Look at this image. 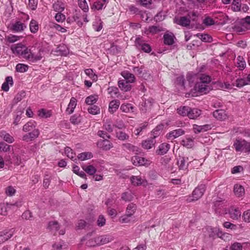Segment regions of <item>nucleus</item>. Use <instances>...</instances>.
Instances as JSON below:
<instances>
[{
  "label": "nucleus",
  "mask_w": 250,
  "mask_h": 250,
  "mask_svg": "<svg viewBox=\"0 0 250 250\" xmlns=\"http://www.w3.org/2000/svg\"><path fill=\"white\" fill-rule=\"evenodd\" d=\"M11 49L14 54L21 56L24 59L29 50V49L22 43L12 45Z\"/></svg>",
  "instance_id": "obj_1"
},
{
  "label": "nucleus",
  "mask_w": 250,
  "mask_h": 250,
  "mask_svg": "<svg viewBox=\"0 0 250 250\" xmlns=\"http://www.w3.org/2000/svg\"><path fill=\"white\" fill-rule=\"evenodd\" d=\"M206 190V186L204 184L199 185L192 192V197H188L187 201L189 202L196 201L200 198Z\"/></svg>",
  "instance_id": "obj_2"
},
{
  "label": "nucleus",
  "mask_w": 250,
  "mask_h": 250,
  "mask_svg": "<svg viewBox=\"0 0 250 250\" xmlns=\"http://www.w3.org/2000/svg\"><path fill=\"white\" fill-rule=\"evenodd\" d=\"M28 53L26 55L25 59L30 62H36L40 61L42 58V53H43V50L41 49H40L39 52L36 55L32 53L31 52L30 49H29Z\"/></svg>",
  "instance_id": "obj_3"
},
{
  "label": "nucleus",
  "mask_w": 250,
  "mask_h": 250,
  "mask_svg": "<svg viewBox=\"0 0 250 250\" xmlns=\"http://www.w3.org/2000/svg\"><path fill=\"white\" fill-rule=\"evenodd\" d=\"M40 131L38 129H34L31 131L24 134L22 137V140L26 142L34 140L39 137Z\"/></svg>",
  "instance_id": "obj_4"
},
{
  "label": "nucleus",
  "mask_w": 250,
  "mask_h": 250,
  "mask_svg": "<svg viewBox=\"0 0 250 250\" xmlns=\"http://www.w3.org/2000/svg\"><path fill=\"white\" fill-rule=\"evenodd\" d=\"M195 89L200 94H206L210 90V86L203 82H197L195 85Z\"/></svg>",
  "instance_id": "obj_5"
},
{
  "label": "nucleus",
  "mask_w": 250,
  "mask_h": 250,
  "mask_svg": "<svg viewBox=\"0 0 250 250\" xmlns=\"http://www.w3.org/2000/svg\"><path fill=\"white\" fill-rule=\"evenodd\" d=\"M26 28L25 24L20 21H16L12 23L10 27V29L14 33H21Z\"/></svg>",
  "instance_id": "obj_6"
},
{
  "label": "nucleus",
  "mask_w": 250,
  "mask_h": 250,
  "mask_svg": "<svg viewBox=\"0 0 250 250\" xmlns=\"http://www.w3.org/2000/svg\"><path fill=\"white\" fill-rule=\"evenodd\" d=\"M97 145L98 147L104 150H108L113 147L112 143L107 139L99 140Z\"/></svg>",
  "instance_id": "obj_7"
},
{
  "label": "nucleus",
  "mask_w": 250,
  "mask_h": 250,
  "mask_svg": "<svg viewBox=\"0 0 250 250\" xmlns=\"http://www.w3.org/2000/svg\"><path fill=\"white\" fill-rule=\"evenodd\" d=\"M184 134L185 131L181 128H179L168 132L167 134L166 137L168 140L172 141Z\"/></svg>",
  "instance_id": "obj_8"
},
{
  "label": "nucleus",
  "mask_w": 250,
  "mask_h": 250,
  "mask_svg": "<svg viewBox=\"0 0 250 250\" xmlns=\"http://www.w3.org/2000/svg\"><path fill=\"white\" fill-rule=\"evenodd\" d=\"M152 107V103L151 100L143 101L140 104V109L143 113L149 112Z\"/></svg>",
  "instance_id": "obj_9"
},
{
  "label": "nucleus",
  "mask_w": 250,
  "mask_h": 250,
  "mask_svg": "<svg viewBox=\"0 0 250 250\" xmlns=\"http://www.w3.org/2000/svg\"><path fill=\"white\" fill-rule=\"evenodd\" d=\"M229 217L233 220L239 219L241 215L240 210L235 207H231L229 210Z\"/></svg>",
  "instance_id": "obj_10"
},
{
  "label": "nucleus",
  "mask_w": 250,
  "mask_h": 250,
  "mask_svg": "<svg viewBox=\"0 0 250 250\" xmlns=\"http://www.w3.org/2000/svg\"><path fill=\"white\" fill-rule=\"evenodd\" d=\"M108 1L106 0H97L91 6L92 10H101L106 6Z\"/></svg>",
  "instance_id": "obj_11"
},
{
  "label": "nucleus",
  "mask_w": 250,
  "mask_h": 250,
  "mask_svg": "<svg viewBox=\"0 0 250 250\" xmlns=\"http://www.w3.org/2000/svg\"><path fill=\"white\" fill-rule=\"evenodd\" d=\"M135 42L140 47L141 49L145 52L149 53L151 51L150 46L148 44L144 42L140 38H137Z\"/></svg>",
  "instance_id": "obj_12"
},
{
  "label": "nucleus",
  "mask_w": 250,
  "mask_h": 250,
  "mask_svg": "<svg viewBox=\"0 0 250 250\" xmlns=\"http://www.w3.org/2000/svg\"><path fill=\"white\" fill-rule=\"evenodd\" d=\"M13 235V230H4L0 232V244L10 239Z\"/></svg>",
  "instance_id": "obj_13"
},
{
  "label": "nucleus",
  "mask_w": 250,
  "mask_h": 250,
  "mask_svg": "<svg viewBox=\"0 0 250 250\" xmlns=\"http://www.w3.org/2000/svg\"><path fill=\"white\" fill-rule=\"evenodd\" d=\"M77 100L74 97H72L66 109V113L69 115L73 113L77 105Z\"/></svg>",
  "instance_id": "obj_14"
},
{
  "label": "nucleus",
  "mask_w": 250,
  "mask_h": 250,
  "mask_svg": "<svg viewBox=\"0 0 250 250\" xmlns=\"http://www.w3.org/2000/svg\"><path fill=\"white\" fill-rule=\"evenodd\" d=\"M156 144V140L154 138H148L147 139L143 141L142 146L146 149H149L154 146Z\"/></svg>",
  "instance_id": "obj_15"
},
{
  "label": "nucleus",
  "mask_w": 250,
  "mask_h": 250,
  "mask_svg": "<svg viewBox=\"0 0 250 250\" xmlns=\"http://www.w3.org/2000/svg\"><path fill=\"white\" fill-rule=\"evenodd\" d=\"M36 122L31 120L23 126L22 130L26 132L31 131L34 129H36Z\"/></svg>",
  "instance_id": "obj_16"
},
{
  "label": "nucleus",
  "mask_w": 250,
  "mask_h": 250,
  "mask_svg": "<svg viewBox=\"0 0 250 250\" xmlns=\"http://www.w3.org/2000/svg\"><path fill=\"white\" fill-rule=\"evenodd\" d=\"M120 105V102L118 100H114L111 101L108 105V111L111 114H113L118 109Z\"/></svg>",
  "instance_id": "obj_17"
},
{
  "label": "nucleus",
  "mask_w": 250,
  "mask_h": 250,
  "mask_svg": "<svg viewBox=\"0 0 250 250\" xmlns=\"http://www.w3.org/2000/svg\"><path fill=\"white\" fill-rule=\"evenodd\" d=\"M97 242L99 245H104L111 242L112 237L109 235H104L97 237Z\"/></svg>",
  "instance_id": "obj_18"
},
{
  "label": "nucleus",
  "mask_w": 250,
  "mask_h": 250,
  "mask_svg": "<svg viewBox=\"0 0 250 250\" xmlns=\"http://www.w3.org/2000/svg\"><path fill=\"white\" fill-rule=\"evenodd\" d=\"M132 164L135 166H143L146 164L147 160L139 156H134L131 158Z\"/></svg>",
  "instance_id": "obj_19"
},
{
  "label": "nucleus",
  "mask_w": 250,
  "mask_h": 250,
  "mask_svg": "<svg viewBox=\"0 0 250 250\" xmlns=\"http://www.w3.org/2000/svg\"><path fill=\"white\" fill-rule=\"evenodd\" d=\"M170 145L167 143H163L159 145L158 148L156 150V153L158 155H164L169 149Z\"/></svg>",
  "instance_id": "obj_20"
},
{
  "label": "nucleus",
  "mask_w": 250,
  "mask_h": 250,
  "mask_svg": "<svg viewBox=\"0 0 250 250\" xmlns=\"http://www.w3.org/2000/svg\"><path fill=\"white\" fill-rule=\"evenodd\" d=\"M246 143V141L244 140H238L234 142L233 146L236 151L242 152L245 150Z\"/></svg>",
  "instance_id": "obj_21"
},
{
  "label": "nucleus",
  "mask_w": 250,
  "mask_h": 250,
  "mask_svg": "<svg viewBox=\"0 0 250 250\" xmlns=\"http://www.w3.org/2000/svg\"><path fill=\"white\" fill-rule=\"evenodd\" d=\"M130 83L124 80H119L118 83L119 88L125 92L129 91L131 89V85L130 84Z\"/></svg>",
  "instance_id": "obj_22"
},
{
  "label": "nucleus",
  "mask_w": 250,
  "mask_h": 250,
  "mask_svg": "<svg viewBox=\"0 0 250 250\" xmlns=\"http://www.w3.org/2000/svg\"><path fill=\"white\" fill-rule=\"evenodd\" d=\"M13 85V78L11 76H8L5 78V82L1 86V89L3 91L7 92L9 89V85L12 86Z\"/></svg>",
  "instance_id": "obj_23"
},
{
  "label": "nucleus",
  "mask_w": 250,
  "mask_h": 250,
  "mask_svg": "<svg viewBox=\"0 0 250 250\" xmlns=\"http://www.w3.org/2000/svg\"><path fill=\"white\" fill-rule=\"evenodd\" d=\"M201 110L198 108H191L189 107L188 117L190 119H195L201 114Z\"/></svg>",
  "instance_id": "obj_24"
},
{
  "label": "nucleus",
  "mask_w": 250,
  "mask_h": 250,
  "mask_svg": "<svg viewBox=\"0 0 250 250\" xmlns=\"http://www.w3.org/2000/svg\"><path fill=\"white\" fill-rule=\"evenodd\" d=\"M175 37L173 34H165L163 36L164 43L168 45H171L174 42Z\"/></svg>",
  "instance_id": "obj_25"
},
{
  "label": "nucleus",
  "mask_w": 250,
  "mask_h": 250,
  "mask_svg": "<svg viewBox=\"0 0 250 250\" xmlns=\"http://www.w3.org/2000/svg\"><path fill=\"white\" fill-rule=\"evenodd\" d=\"M121 75L124 78L125 81L129 83H133L135 78L133 74L130 73L128 71L125 70L121 73Z\"/></svg>",
  "instance_id": "obj_26"
},
{
  "label": "nucleus",
  "mask_w": 250,
  "mask_h": 250,
  "mask_svg": "<svg viewBox=\"0 0 250 250\" xmlns=\"http://www.w3.org/2000/svg\"><path fill=\"white\" fill-rule=\"evenodd\" d=\"M213 116L218 120H224L226 118V114L223 110H216L213 112Z\"/></svg>",
  "instance_id": "obj_27"
},
{
  "label": "nucleus",
  "mask_w": 250,
  "mask_h": 250,
  "mask_svg": "<svg viewBox=\"0 0 250 250\" xmlns=\"http://www.w3.org/2000/svg\"><path fill=\"white\" fill-rule=\"evenodd\" d=\"M39 25L38 22L35 20L32 19L29 23V29L31 33L35 34L39 30Z\"/></svg>",
  "instance_id": "obj_28"
},
{
  "label": "nucleus",
  "mask_w": 250,
  "mask_h": 250,
  "mask_svg": "<svg viewBox=\"0 0 250 250\" xmlns=\"http://www.w3.org/2000/svg\"><path fill=\"white\" fill-rule=\"evenodd\" d=\"M135 220V219L133 215H128V214L126 213L122 216L119 219L120 222L122 223H129L134 222Z\"/></svg>",
  "instance_id": "obj_29"
},
{
  "label": "nucleus",
  "mask_w": 250,
  "mask_h": 250,
  "mask_svg": "<svg viewBox=\"0 0 250 250\" xmlns=\"http://www.w3.org/2000/svg\"><path fill=\"white\" fill-rule=\"evenodd\" d=\"M60 225L57 221H50L48 225V229L54 234L59 230Z\"/></svg>",
  "instance_id": "obj_30"
},
{
  "label": "nucleus",
  "mask_w": 250,
  "mask_h": 250,
  "mask_svg": "<svg viewBox=\"0 0 250 250\" xmlns=\"http://www.w3.org/2000/svg\"><path fill=\"white\" fill-rule=\"evenodd\" d=\"M147 125L148 124L146 122L140 124L135 129L133 133L136 136L142 135V132L146 129Z\"/></svg>",
  "instance_id": "obj_31"
},
{
  "label": "nucleus",
  "mask_w": 250,
  "mask_h": 250,
  "mask_svg": "<svg viewBox=\"0 0 250 250\" xmlns=\"http://www.w3.org/2000/svg\"><path fill=\"white\" fill-rule=\"evenodd\" d=\"M163 28L159 25H152L149 26L146 31L147 34H155L163 31Z\"/></svg>",
  "instance_id": "obj_32"
},
{
  "label": "nucleus",
  "mask_w": 250,
  "mask_h": 250,
  "mask_svg": "<svg viewBox=\"0 0 250 250\" xmlns=\"http://www.w3.org/2000/svg\"><path fill=\"white\" fill-rule=\"evenodd\" d=\"M234 192L238 197L242 196L245 193L244 188L241 185L236 184L234 186Z\"/></svg>",
  "instance_id": "obj_33"
},
{
  "label": "nucleus",
  "mask_w": 250,
  "mask_h": 250,
  "mask_svg": "<svg viewBox=\"0 0 250 250\" xmlns=\"http://www.w3.org/2000/svg\"><path fill=\"white\" fill-rule=\"evenodd\" d=\"M0 137L8 143H12L14 141V138L5 131L0 132Z\"/></svg>",
  "instance_id": "obj_34"
},
{
  "label": "nucleus",
  "mask_w": 250,
  "mask_h": 250,
  "mask_svg": "<svg viewBox=\"0 0 250 250\" xmlns=\"http://www.w3.org/2000/svg\"><path fill=\"white\" fill-rule=\"evenodd\" d=\"M114 125L110 119H107L103 125V128L107 132L110 133L113 130Z\"/></svg>",
  "instance_id": "obj_35"
},
{
  "label": "nucleus",
  "mask_w": 250,
  "mask_h": 250,
  "mask_svg": "<svg viewBox=\"0 0 250 250\" xmlns=\"http://www.w3.org/2000/svg\"><path fill=\"white\" fill-rule=\"evenodd\" d=\"M137 209V206L133 203H130L127 206L125 213L128 215H133Z\"/></svg>",
  "instance_id": "obj_36"
},
{
  "label": "nucleus",
  "mask_w": 250,
  "mask_h": 250,
  "mask_svg": "<svg viewBox=\"0 0 250 250\" xmlns=\"http://www.w3.org/2000/svg\"><path fill=\"white\" fill-rule=\"evenodd\" d=\"M98 99V96L96 95H91L85 98V103L88 105H93Z\"/></svg>",
  "instance_id": "obj_37"
},
{
  "label": "nucleus",
  "mask_w": 250,
  "mask_h": 250,
  "mask_svg": "<svg viewBox=\"0 0 250 250\" xmlns=\"http://www.w3.org/2000/svg\"><path fill=\"white\" fill-rule=\"evenodd\" d=\"M82 168L85 172L90 175H94L97 171L96 168L93 165L83 166Z\"/></svg>",
  "instance_id": "obj_38"
},
{
  "label": "nucleus",
  "mask_w": 250,
  "mask_h": 250,
  "mask_svg": "<svg viewBox=\"0 0 250 250\" xmlns=\"http://www.w3.org/2000/svg\"><path fill=\"white\" fill-rule=\"evenodd\" d=\"M236 66L240 70L244 69L246 66L244 59L241 56H239L237 58Z\"/></svg>",
  "instance_id": "obj_39"
},
{
  "label": "nucleus",
  "mask_w": 250,
  "mask_h": 250,
  "mask_svg": "<svg viewBox=\"0 0 250 250\" xmlns=\"http://www.w3.org/2000/svg\"><path fill=\"white\" fill-rule=\"evenodd\" d=\"M79 7L85 13L89 11V7L86 0H77Z\"/></svg>",
  "instance_id": "obj_40"
},
{
  "label": "nucleus",
  "mask_w": 250,
  "mask_h": 250,
  "mask_svg": "<svg viewBox=\"0 0 250 250\" xmlns=\"http://www.w3.org/2000/svg\"><path fill=\"white\" fill-rule=\"evenodd\" d=\"M133 194L130 191L123 193L121 196V199L125 202L131 201L133 199Z\"/></svg>",
  "instance_id": "obj_41"
},
{
  "label": "nucleus",
  "mask_w": 250,
  "mask_h": 250,
  "mask_svg": "<svg viewBox=\"0 0 250 250\" xmlns=\"http://www.w3.org/2000/svg\"><path fill=\"white\" fill-rule=\"evenodd\" d=\"M77 157L79 160L81 161H84L92 158L93 155L91 152H84L79 154Z\"/></svg>",
  "instance_id": "obj_42"
},
{
  "label": "nucleus",
  "mask_w": 250,
  "mask_h": 250,
  "mask_svg": "<svg viewBox=\"0 0 250 250\" xmlns=\"http://www.w3.org/2000/svg\"><path fill=\"white\" fill-rule=\"evenodd\" d=\"M116 137L118 139L121 141L127 140L129 138V135L122 131H116Z\"/></svg>",
  "instance_id": "obj_43"
},
{
  "label": "nucleus",
  "mask_w": 250,
  "mask_h": 250,
  "mask_svg": "<svg viewBox=\"0 0 250 250\" xmlns=\"http://www.w3.org/2000/svg\"><path fill=\"white\" fill-rule=\"evenodd\" d=\"M241 0H233L231 4V9L234 12L241 11Z\"/></svg>",
  "instance_id": "obj_44"
},
{
  "label": "nucleus",
  "mask_w": 250,
  "mask_h": 250,
  "mask_svg": "<svg viewBox=\"0 0 250 250\" xmlns=\"http://www.w3.org/2000/svg\"><path fill=\"white\" fill-rule=\"evenodd\" d=\"M249 82L247 79H238L236 80L235 82L233 84V86H236L237 87L241 88L243 86L249 84Z\"/></svg>",
  "instance_id": "obj_45"
},
{
  "label": "nucleus",
  "mask_w": 250,
  "mask_h": 250,
  "mask_svg": "<svg viewBox=\"0 0 250 250\" xmlns=\"http://www.w3.org/2000/svg\"><path fill=\"white\" fill-rule=\"evenodd\" d=\"M181 144L187 148H191L194 145L193 140L191 138H186L182 141Z\"/></svg>",
  "instance_id": "obj_46"
},
{
  "label": "nucleus",
  "mask_w": 250,
  "mask_h": 250,
  "mask_svg": "<svg viewBox=\"0 0 250 250\" xmlns=\"http://www.w3.org/2000/svg\"><path fill=\"white\" fill-rule=\"evenodd\" d=\"M64 152L66 156L72 161L76 160V154L73 151V150L69 147H66L64 149Z\"/></svg>",
  "instance_id": "obj_47"
},
{
  "label": "nucleus",
  "mask_w": 250,
  "mask_h": 250,
  "mask_svg": "<svg viewBox=\"0 0 250 250\" xmlns=\"http://www.w3.org/2000/svg\"><path fill=\"white\" fill-rule=\"evenodd\" d=\"M130 181L133 185L137 186L141 185L143 183V179L140 176H132Z\"/></svg>",
  "instance_id": "obj_48"
},
{
  "label": "nucleus",
  "mask_w": 250,
  "mask_h": 250,
  "mask_svg": "<svg viewBox=\"0 0 250 250\" xmlns=\"http://www.w3.org/2000/svg\"><path fill=\"white\" fill-rule=\"evenodd\" d=\"M85 74L88 76L93 81L96 82L98 80V76L94 72L92 69L88 68L84 70Z\"/></svg>",
  "instance_id": "obj_49"
},
{
  "label": "nucleus",
  "mask_w": 250,
  "mask_h": 250,
  "mask_svg": "<svg viewBox=\"0 0 250 250\" xmlns=\"http://www.w3.org/2000/svg\"><path fill=\"white\" fill-rule=\"evenodd\" d=\"M189 111V107L186 106H181L177 109V113L182 116H188Z\"/></svg>",
  "instance_id": "obj_50"
},
{
  "label": "nucleus",
  "mask_w": 250,
  "mask_h": 250,
  "mask_svg": "<svg viewBox=\"0 0 250 250\" xmlns=\"http://www.w3.org/2000/svg\"><path fill=\"white\" fill-rule=\"evenodd\" d=\"M107 92L112 97L119 98L118 94H119V90L117 87L111 86L108 88Z\"/></svg>",
  "instance_id": "obj_51"
},
{
  "label": "nucleus",
  "mask_w": 250,
  "mask_h": 250,
  "mask_svg": "<svg viewBox=\"0 0 250 250\" xmlns=\"http://www.w3.org/2000/svg\"><path fill=\"white\" fill-rule=\"evenodd\" d=\"M133 106L130 104H123L120 107V109L122 112L128 113L133 109Z\"/></svg>",
  "instance_id": "obj_52"
},
{
  "label": "nucleus",
  "mask_w": 250,
  "mask_h": 250,
  "mask_svg": "<svg viewBox=\"0 0 250 250\" xmlns=\"http://www.w3.org/2000/svg\"><path fill=\"white\" fill-rule=\"evenodd\" d=\"M38 115L42 118H47L51 116V110L41 109L38 111Z\"/></svg>",
  "instance_id": "obj_53"
},
{
  "label": "nucleus",
  "mask_w": 250,
  "mask_h": 250,
  "mask_svg": "<svg viewBox=\"0 0 250 250\" xmlns=\"http://www.w3.org/2000/svg\"><path fill=\"white\" fill-rule=\"evenodd\" d=\"M186 159L188 160V158H187L186 159L184 157H182L180 158L179 160H178L177 163L180 169L185 170L187 168L188 165H186Z\"/></svg>",
  "instance_id": "obj_54"
},
{
  "label": "nucleus",
  "mask_w": 250,
  "mask_h": 250,
  "mask_svg": "<svg viewBox=\"0 0 250 250\" xmlns=\"http://www.w3.org/2000/svg\"><path fill=\"white\" fill-rule=\"evenodd\" d=\"M21 38V36H18L12 34H10L8 36L5 37V39L7 42L9 43H13L19 40H20Z\"/></svg>",
  "instance_id": "obj_55"
},
{
  "label": "nucleus",
  "mask_w": 250,
  "mask_h": 250,
  "mask_svg": "<svg viewBox=\"0 0 250 250\" xmlns=\"http://www.w3.org/2000/svg\"><path fill=\"white\" fill-rule=\"evenodd\" d=\"M73 171L74 173L78 175L80 177L86 179V176L85 173L83 171H80V167L77 166H74L73 167Z\"/></svg>",
  "instance_id": "obj_56"
},
{
  "label": "nucleus",
  "mask_w": 250,
  "mask_h": 250,
  "mask_svg": "<svg viewBox=\"0 0 250 250\" xmlns=\"http://www.w3.org/2000/svg\"><path fill=\"white\" fill-rule=\"evenodd\" d=\"M28 66L23 63H18L16 66V71L20 73L25 72L28 70Z\"/></svg>",
  "instance_id": "obj_57"
},
{
  "label": "nucleus",
  "mask_w": 250,
  "mask_h": 250,
  "mask_svg": "<svg viewBox=\"0 0 250 250\" xmlns=\"http://www.w3.org/2000/svg\"><path fill=\"white\" fill-rule=\"evenodd\" d=\"M87 110L90 114L93 115H97L100 113V108L96 105L88 107Z\"/></svg>",
  "instance_id": "obj_58"
},
{
  "label": "nucleus",
  "mask_w": 250,
  "mask_h": 250,
  "mask_svg": "<svg viewBox=\"0 0 250 250\" xmlns=\"http://www.w3.org/2000/svg\"><path fill=\"white\" fill-rule=\"evenodd\" d=\"M162 126L160 125L155 128L151 132L150 138H154L155 140V138L160 134V130L162 129Z\"/></svg>",
  "instance_id": "obj_59"
},
{
  "label": "nucleus",
  "mask_w": 250,
  "mask_h": 250,
  "mask_svg": "<svg viewBox=\"0 0 250 250\" xmlns=\"http://www.w3.org/2000/svg\"><path fill=\"white\" fill-rule=\"evenodd\" d=\"M81 116L79 115L74 114L70 119V122L73 125H78L81 122Z\"/></svg>",
  "instance_id": "obj_60"
},
{
  "label": "nucleus",
  "mask_w": 250,
  "mask_h": 250,
  "mask_svg": "<svg viewBox=\"0 0 250 250\" xmlns=\"http://www.w3.org/2000/svg\"><path fill=\"white\" fill-rule=\"evenodd\" d=\"M25 96V93L24 91H21L18 93L14 99V102L17 104L18 102H20L23 98Z\"/></svg>",
  "instance_id": "obj_61"
},
{
  "label": "nucleus",
  "mask_w": 250,
  "mask_h": 250,
  "mask_svg": "<svg viewBox=\"0 0 250 250\" xmlns=\"http://www.w3.org/2000/svg\"><path fill=\"white\" fill-rule=\"evenodd\" d=\"M178 23L184 26H186L190 24V21L186 17H181Z\"/></svg>",
  "instance_id": "obj_62"
},
{
  "label": "nucleus",
  "mask_w": 250,
  "mask_h": 250,
  "mask_svg": "<svg viewBox=\"0 0 250 250\" xmlns=\"http://www.w3.org/2000/svg\"><path fill=\"white\" fill-rule=\"evenodd\" d=\"M122 147L124 150H127L131 151H135L136 148V146L128 143L123 144Z\"/></svg>",
  "instance_id": "obj_63"
},
{
  "label": "nucleus",
  "mask_w": 250,
  "mask_h": 250,
  "mask_svg": "<svg viewBox=\"0 0 250 250\" xmlns=\"http://www.w3.org/2000/svg\"><path fill=\"white\" fill-rule=\"evenodd\" d=\"M242 219L243 221L247 223L250 222V209L245 211L242 214Z\"/></svg>",
  "instance_id": "obj_64"
}]
</instances>
